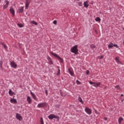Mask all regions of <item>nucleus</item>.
<instances>
[{
  "label": "nucleus",
  "mask_w": 124,
  "mask_h": 124,
  "mask_svg": "<svg viewBox=\"0 0 124 124\" xmlns=\"http://www.w3.org/2000/svg\"><path fill=\"white\" fill-rule=\"evenodd\" d=\"M71 52L75 55L78 54V45H76L71 48Z\"/></svg>",
  "instance_id": "obj_1"
},
{
  "label": "nucleus",
  "mask_w": 124,
  "mask_h": 124,
  "mask_svg": "<svg viewBox=\"0 0 124 124\" xmlns=\"http://www.w3.org/2000/svg\"><path fill=\"white\" fill-rule=\"evenodd\" d=\"M47 106V103L46 102H42L38 104L37 106L38 108H45Z\"/></svg>",
  "instance_id": "obj_2"
},
{
  "label": "nucleus",
  "mask_w": 124,
  "mask_h": 124,
  "mask_svg": "<svg viewBox=\"0 0 124 124\" xmlns=\"http://www.w3.org/2000/svg\"><path fill=\"white\" fill-rule=\"evenodd\" d=\"M47 118H48L49 120H53V119H59V116L55 115L54 114H50L47 116Z\"/></svg>",
  "instance_id": "obj_3"
},
{
  "label": "nucleus",
  "mask_w": 124,
  "mask_h": 124,
  "mask_svg": "<svg viewBox=\"0 0 124 124\" xmlns=\"http://www.w3.org/2000/svg\"><path fill=\"white\" fill-rule=\"evenodd\" d=\"M50 53L51 54V55H53L54 57H55V58H57L58 60H59L61 62H62V58H61V57H60L58 54H57V53H55L52 51L50 52Z\"/></svg>",
  "instance_id": "obj_4"
},
{
  "label": "nucleus",
  "mask_w": 124,
  "mask_h": 124,
  "mask_svg": "<svg viewBox=\"0 0 124 124\" xmlns=\"http://www.w3.org/2000/svg\"><path fill=\"white\" fill-rule=\"evenodd\" d=\"M10 65L11 67H12L13 68H17V64L14 61L11 62Z\"/></svg>",
  "instance_id": "obj_5"
},
{
  "label": "nucleus",
  "mask_w": 124,
  "mask_h": 124,
  "mask_svg": "<svg viewBox=\"0 0 124 124\" xmlns=\"http://www.w3.org/2000/svg\"><path fill=\"white\" fill-rule=\"evenodd\" d=\"M84 110L86 113H87V114L88 115H91V114H92V109H91L90 108L86 107Z\"/></svg>",
  "instance_id": "obj_6"
},
{
  "label": "nucleus",
  "mask_w": 124,
  "mask_h": 124,
  "mask_svg": "<svg viewBox=\"0 0 124 124\" xmlns=\"http://www.w3.org/2000/svg\"><path fill=\"white\" fill-rule=\"evenodd\" d=\"M4 2H5V4L4 5L3 9H6V8H8V6L9 5V1L7 0H5Z\"/></svg>",
  "instance_id": "obj_7"
},
{
  "label": "nucleus",
  "mask_w": 124,
  "mask_h": 124,
  "mask_svg": "<svg viewBox=\"0 0 124 124\" xmlns=\"http://www.w3.org/2000/svg\"><path fill=\"white\" fill-rule=\"evenodd\" d=\"M16 118L18 121H22L23 120V117H22V116L19 113L16 114Z\"/></svg>",
  "instance_id": "obj_8"
},
{
  "label": "nucleus",
  "mask_w": 124,
  "mask_h": 124,
  "mask_svg": "<svg viewBox=\"0 0 124 124\" xmlns=\"http://www.w3.org/2000/svg\"><path fill=\"white\" fill-rule=\"evenodd\" d=\"M17 12H18V13H23V12H24V6L18 7L17 9Z\"/></svg>",
  "instance_id": "obj_9"
},
{
  "label": "nucleus",
  "mask_w": 124,
  "mask_h": 124,
  "mask_svg": "<svg viewBox=\"0 0 124 124\" xmlns=\"http://www.w3.org/2000/svg\"><path fill=\"white\" fill-rule=\"evenodd\" d=\"M68 72L70 74L71 76H73L74 75V72H73V69L69 68L68 69Z\"/></svg>",
  "instance_id": "obj_10"
},
{
  "label": "nucleus",
  "mask_w": 124,
  "mask_h": 124,
  "mask_svg": "<svg viewBox=\"0 0 124 124\" xmlns=\"http://www.w3.org/2000/svg\"><path fill=\"white\" fill-rule=\"evenodd\" d=\"M30 94H31L33 99H34V100H37V98H36V96H35V94H34V93H32V92H31V91H30Z\"/></svg>",
  "instance_id": "obj_11"
},
{
  "label": "nucleus",
  "mask_w": 124,
  "mask_h": 124,
  "mask_svg": "<svg viewBox=\"0 0 124 124\" xmlns=\"http://www.w3.org/2000/svg\"><path fill=\"white\" fill-rule=\"evenodd\" d=\"M27 101L28 103V104H31L32 101L31 100V98L30 96H28L27 98Z\"/></svg>",
  "instance_id": "obj_12"
},
{
  "label": "nucleus",
  "mask_w": 124,
  "mask_h": 124,
  "mask_svg": "<svg viewBox=\"0 0 124 124\" xmlns=\"http://www.w3.org/2000/svg\"><path fill=\"white\" fill-rule=\"evenodd\" d=\"M10 12L12 14L13 16L15 15V10L12 7H11L10 9Z\"/></svg>",
  "instance_id": "obj_13"
},
{
  "label": "nucleus",
  "mask_w": 124,
  "mask_h": 124,
  "mask_svg": "<svg viewBox=\"0 0 124 124\" xmlns=\"http://www.w3.org/2000/svg\"><path fill=\"white\" fill-rule=\"evenodd\" d=\"M10 102L13 104H16L17 103V100L15 98H11L10 99Z\"/></svg>",
  "instance_id": "obj_14"
},
{
  "label": "nucleus",
  "mask_w": 124,
  "mask_h": 124,
  "mask_svg": "<svg viewBox=\"0 0 124 124\" xmlns=\"http://www.w3.org/2000/svg\"><path fill=\"white\" fill-rule=\"evenodd\" d=\"M83 5L84 7H86V8H88V6H89V0H86V1H84L83 3Z\"/></svg>",
  "instance_id": "obj_15"
},
{
  "label": "nucleus",
  "mask_w": 124,
  "mask_h": 124,
  "mask_svg": "<svg viewBox=\"0 0 124 124\" xmlns=\"http://www.w3.org/2000/svg\"><path fill=\"white\" fill-rule=\"evenodd\" d=\"M29 5H30V2L29 1V0H26L25 3V9H28L29 8Z\"/></svg>",
  "instance_id": "obj_16"
},
{
  "label": "nucleus",
  "mask_w": 124,
  "mask_h": 124,
  "mask_svg": "<svg viewBox=\"0 0 124 124\" xmlns=\"http://www.w3.org/2000/svg\"><path fill=\"white\" fill-rule=\"evenodd\" d=\"M100 85H101V82H98V83H94V85H93V87H95V88H97L98 87L100 86Z\"/></svg>",
  "instance_id": "obj_17"
},
{
  "label": "nucleus",
  "mask_w": 124,
  "mask_h": 124,
  "mask_svg": "<svg viewBox=\"0 0 124 124\" xmlns=\"http://www.w3.org/2000/svg\"><path fill=\"white\" fill-rule=\"evenodd\" d=\"M115 60V61L116 62L118 63V64H123L122 63V62H121V61H120V60L119 59V57H116Z\"/></svg>",
  "instance_id": "obj_18"
},
{
  "label": "nucleus",
  "mask_w": 124,
  "mask_h": 124,
  "mask_svg": "<svg viewBox=\"0 0 124 124\" xmlns=\"http://www.w3.org/2000/svg\"><path fill=\"white\" fill-rule=\"evenodd\" d=\"M78 101H79V102H80V103H81L82 104H84V101H83V100L82 99V98L80 96H79L78 98Z\"/></svg>",
  "instance_id": "obj_19"
},
{
  "label": "nucleus",
  "mask_w": 124,
  "mask_h": 124,
  "mask_svg": "<svg viewBox=\"0 0 124 124\" xmlns=\"http://www.w3.org/2000/svg\"><path fill=\"white\" fill-rule=\"evenodd\" d=\"M124 121V118H123V117H119L118 118V123L119 124H122V122Z\"/></svg>",
  "instance_id": "obj_20"
},
{
  "label": "nucleus",
  "mask_w": 124,
  "mask_h": 124,
  "mask_svg": "<svg viewBox=\"0 0 124 124\" xmlns=\"http://www.w3.org/2000/svg\"><path fill=\"white\" fill-rule=\"evenodd\" d=\"M113 47H114V44H113V43H111L108 45V49H111V48Z\"/></svg>",
  "instance_id": "obj_21"
},
{
  "label": "nucleus",
  "mask_w": 124,
  "mask_h": 124,
  "mask_svg": "<svg viewBox=\"0 0 124 124\" xmlns=\"http://www.w3.org/2000/svg\"><path fill=\"white\" fill-rule=\"evenodd\" d=\"M40 124H44V121H43V118L42 117L40 118Z\"/></svg>",
  "instance_id": "obj_22"
},
{
  "label": "nucleus",
  "mask_w": 124,
  "mask_h": 124,
  "mask_svg": "<svg viewBox=\"0 0 124 124\" xmlns=\"http://www.w3.org/2000/svg\"><path fill=\"white\" fill-rule=\"evenodd\" d=\"M31 24H33V25H35V26H37V25H38V24H37V22L33 20L31 21Z\"/></svg>",
  "instance_id": "obj_23"
},
{
  "label": "nucleus",
  "mask_w": 124,
  "mask_h": 124,
  "mask_svg": "<svg viewBox=\"0 0 124 124\" xmlns=\"http://www.w3.org/2000/svg\"><path fill=\"white\" fill-rule=\"evenodd\" d=\"M95 21H96V22H100V21H101V19L99 17H97L95 18Z\"/></svg>",
  "instance_id": "obj_24"
},
{
  "label": "nucleus",
  "mask_w": 124,
  "mask_h": 124,
  "mask_svg": "<svg viewBox=\"0 0 124 124\" xmlns=\"http://www.w3.org/2000/svg\"><path fill=\"white\" fill-rule=\"evenodd\" d=\"M90 48H91L92 50H94V48H95V46L94 44H91L90 45Z\"/></svg>",
  "instance_id": "obj_25"
},
{
  "label": "nucleus",
  "mask_w": 124,
  "mask_h": 124,
  "mask_svg": "<svg viewBox=\"0 0 124 124\" xmlns=\"http://www.w3.org/2000/svg\"><path fill=\"white\" fill-rule=\"evenodd\" d=\"M115 89H116V90H117L118 91H120V90H121V87L119 85L115 86Z\"/></svg>",
  "instance_id": "obj_26"
},
{
  "label": "nucleus",
  "mask_w": 124,
  "mask_h": 124,
  "mask_svg": "<svg viewBox=\"0 0 124 124\" xmlns=\"http://www.w3.org/2000/svg\"><path fill=\"white\" fill-rule=\"evenodd\" d=\"M17 25L19 28H24V25L21 23H17Z\"/></svg>",
  "instance_id": "obj_27"
},
{
  "label": "nucleus",
  "mask_w": 124,
  "mask_h": 124,
  "mask_svg": "<svg viewBox=\"0 0 124 124\" xmlns=\"http://www.w3.org/2000/svg\"><path fill=\"white\" fill-rule=\"evenodd\" d=\"M14 93L12 92L11 89H10L9 91V94H10V95H13Z\"/></svg>",
  "instance_id": "obj_28"
},
{
  "label": "nucleus",
  "mask_w": 124,
  "mask_h": 124,
  "mask_svg": "<svg viewBox=\"0 0 124 124\" xmlns=\"http://www.w3.org/2000/svg\"><path fill=\"white\" fill-rule=\"evenodd\" d=\"M47 60L48 62H51V61H52V59L49 56H47Z\"/></svg>",
  "instance_id": "obj_29"
},
{
  "label": "nucleus",
  "mask_w": 124,
  "mask_h": 124,
  "mask_svg": "<svg viewBox=\"0 0 124 124\" xmlns=\"http://www.w3.org/2000/svg\"><path fill=\"white\" fill-rule=\"evenodd\" d=\"M1 45H3L4 49H5L6 50L7 49V46L6 45L2 43Z\"/></svg>",
  "instance_id": "obj_30"
},
{
  "label": "nucleus",
  "mask_w": 124,
  "mask_h": 124,
  "mask_svg": "<svg viewBox=\"0 0 124 124\" xmlns=\"http://www.w3.org/2000/svg\"><path fill=\"white\" fill-rule=\"evenodd\" d=\"M78 6H82L83 5V3L82 2L79 1L78 3Z\"/></svg>",
  "instance_id": "obj_31"
},
{
  "label": "nucleus",
  "mask_w": 124,
  "mask_h": 124,
  "mask_svg": "<svg viewBox=\"0 0 124 124\" xmlns=\"http://www.w3.org/2000/svg\"><path fill=\"white\" fill-rule=\"evenodd\" d=\"M61 74V70L60 68H58V71L57 72V75H60Z\"/></svg>",
  "instance_id": "obj_32"
},
{
  "label": "nucleus",
  "mask_w": 124,
  "mask_h": 124,
  "mask_svg": "<svg viewBox=\"0 0 124 124\" xmlns=\"http://www.w3.org/2000/svg\"><path fill=\"white\" fill-rule=\"evenodd\" d=\"M89 84H90V85H94V82H93L92 81H89Z\"/></svg>",
  "instance_id": "obj_33"
},
{
  "label": "nucleus",
  "mask_w": 124,
  "mask_h": 124,
  "mask_svg": "<svg viewBox=\"0 0 124 124\" xmlns=\"http://www.w3.org/2000/svg\"><path fill=\"white\" fill-rule=\"evenodd\" d=\"M113 47H116V48H119V46L116 44L113 45Z\"/></svg>",
  "instance_id": "obj_34"
},
{
  "label": "nucleus",
  "mask_w": 124,
  "mask_h": 124,
  "mask_svg": "<svg viewBox=\"0 0 124 124\" xmlns=\"http://www.w3.org/2000/svg\"><path fill=\"white\" fill-rule=\"evenodd\" d=\"M86 74H87V75H89L90 74V71L87 70V71H86Z\"/></svg>",
  "instance_id": "obj_35"
},
{
  "label": "nucleus",
  "mask_w": 124,
  "mask_h": 124,
  "mask_svg": "<svg viewBox=\"0 0 124 124\" xmlns=\"http://www.w3.org/2000/svg\"><path fill=\"white\" fill-rule=\"evenodd\" d=\"M53 23L54 25H57V20L53 21Z\"/></svg>",
  "instance_id": "obj_36"
},
{
  "label": "nucleus",
  "mask_w": 124,
  "mask_h": 124,
  "mask_svg": "<svg viewBox=\"0 0 124 124\" xmlns=\"http://www.w3.org/2000/svg\"><path fill=\"white\" fill-rule=\"evenodd\" d=\"M0 67H2V62L0 61Z\"/></svg>",
  "instance_id": "obj_37"
},
{
  "label": "nucleus",
  "mask_w": 124,
  "mask_h": 124,
  "mask_svg": "<svg viewBox=\"0 0 124 124\" xmlns=\"http://www.w3.org/2000/svg\"><path fill=\"white\" fill-rule=\"evenodd\" d=\"M49 62L50 64H53V61H52V60L51 61H49Z\"/></svg>",
  "instance_id": "obj_38"
},
{
  "label": "nucleus",
  "mask_w": 124,
  "mask_h": 124,
  "mask_svg": "<svg viewBox=\"0 0 124 124\" xmlns=\"http://www.w3.org/2000/svg\"><path fill=\"white\" fill-rule=\"evenodd\" d=\"M103 59V56H100V57L99 58V59L100 60H101V59Z\"/></svg>",
  "instance_id": "obj_39"
},
{
  "label": "nucleus",
  "mask_w": 124,
  "mask_h": 124,
  "mask_svg": "<svg viewBox=\"0 0 124 124\" xmlns=\"http://www.w3.org/2000/svg\"><path fill=\"white\" fill-rule=\"evenodd\" d=\"M45 93H46V94H47V93H48V91H47V90H46Z\"/></svg>",
  "instance_id": "obj_40"
},
{
  "label": "nucleus",
  "mask_w": 124,
  "mask_h": 124,
  "mask_svg": "<svg viewBox=\"0 0 124 124\" xmlns=\"http://www.w3.org/2000/svg\"><path fill=\"white\" fill-rule=\"evenodd\" d=\"M121 100H122V102H124V99H123V97H121Z\"/></svg>",
  "instance_id": "obj_41"
},
{
  "label": "nucleus",
  "mask_w": 124,
  "mask_h": 124,
  "mask_svg": "<svg viewBox=\"0 0 124 124\" xmlns=\"http://www.w3.org/2000/svg\"><path fill=\"white\" fill-rule=\"evenodd\" d=\"M105 121H107V118H104Z\"/></svg>",
  "instance_id": "obj_42"
},
{
  "label": "nucleus",
  "mask_w": 124,
  "mask_h": 124,
  "mask_svg": "<svg viewBox=\"0 0 124 124\" xmlns=\"http://www.w3.org/2000/svg\"><path fill=\"white\" fill-rule=\"evenodd\" d=\"M121 96H123V95H124V94H121Z\"/></svg>",
  "instance_id": "obj_43"
},
{
  "label": "nucleus",
  "mask_w": 124,
  "mask_h": 124,
  "mask_svg": "<svg viewBox=\"0 0 124 124\" xmlns=\"http://www.w3.org/2000/svg\"><path fill=\"white\" fill-rule=\"evenodd\" d=\"M78 82H79V81H78V80H77V82L78 83Z\"/></svg>",
  "instance_id": "obj_44"
},
{
  "label": "nucleus",
  "mask_w": 124,
  "mask_h": 124,
  "mask_svg": "<svg viewBox=\"0 0 124 124\" xmlns=\"http://www.w3.org/2000/svg\"><path fill=\"white\" fill-rule=\"evenodd\" d=\"M1 1V0H0V2Z\"/></svg>",
  "instance_id": "obj_45"
},
{
  "label": "nucleus",
  "mask_w": 124,
  "mask_h": 124,
  "mask_svg": "<svg viewBox=\"0 0 124 124\" xmlns=\"http://www.w3.org/2000/svg\"><path fill=\"white\" fill-rule=\"evenodd\" d=\"M100 14H101V12H100Z\"/></svg>",
  "instance_id": "obj_46"
},
{
  "label": "nucleus",
  "mask_w": 124,
  "mask_h": 124,
  "mask_svg": "<svg viewBox=\"0 0 124 124\" xmlns=\"http://www.w3.org/2000/svg\"><path fill=\"white\" fill-rule=\"evenodd\" d=\"M78 0V1H79V0Z\"/></svg>",
  "instance_id": "obj_47"
}]
</instances>
